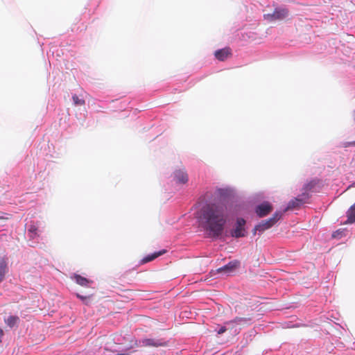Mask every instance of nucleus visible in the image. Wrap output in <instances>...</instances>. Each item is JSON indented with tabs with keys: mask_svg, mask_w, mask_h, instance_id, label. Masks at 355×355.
<instances>
[{
	"mask_svg": "<svg viewBox=\"0 0 355 355\" xmlns=\"http://www.w3.org/2000/svg\"><path fill=\"white\" fill-rule=\"evenodd\" d=\"M200 218L212 237H218L223 232L227 221L225 208L218 205H207L201 209Z\"/></svg>",
	"mask_w": 355,
	"mask_h": 355,
	"instance_id": "obj_1",
	"label": "nucleus"
},
{
	"mask_svg": "<svg viewBox=\"0 0 355 355\" xmlns=\"http://www.w3.org/2000/svg\"><path fill=\"white\" fill-rule=\"evenodd\" d=\"M282 212L277 211L273 214V216L271 218L265 220H262L260 223H259L254 227V234H255L256 231L262 232L270 228L282 218Z\"/></svg>",
	"mask_w": 355,
	"mask_h": 355,
	"instance_id": "obj_2",
	"label": "nucleus"
},
{
	"mask_svg": "<svg viewBox=\"0 0 355 355\" xmlns=\"http://www.w3.org/2000/svg\"><path fill=\"white\" fill-rule=\"evenodd\" d=\"M246 221L242 218H238L235 224V227L231 230V236L234 238L244 237L246 236V230L245 228Z\"/></svg>",
	"mask_w": 355,
	"mask_h": 355,
	"instance_id": "obj_3",
	"label": "nucleus"
},
{
	"mask_svg": "<svg viewBox=\"0 0 355 355\" xmlns=\"http://www.w3.org/2000/svg\"><path fill=\"white\" fill-rule=\"evenodd\" d=\"M288 16V10L284 8H276L271 14L264 15V19L268 21H274L276 20H282Z\"/></svg>",
	"mask_w": 355,
	"mask_h": 355,
	"instance_id": "obj_4",
	"label": "nucleus"
},
{
	"mask_svg": "<svg viewBox=\"0 0 355 355\" xmlns=\"http://www.w3.org/2000/svg\"><path fill=\"white\" fill-rule=\"evenodd\" d=\"M140 343L141 346L150 347H165L168 345V342L164 338H144L140 341Z\"/></svg>",
	"mask_w": 355,
	"mask_h": 355,
	"instance_id": "obj_5",
	"label": "nucleus"
},
{
	"mask_svg": "<svg viewBox=\"0 0 355 355\" xmlns=\"http://www.w3.org/2000/svg\"><path fill=\"white\" fill-rule=\"evenodd\" d=\"M252 322L251 317H236L232 320L225 322V324L230 327L234 328L236 326H245L250 324Z\"/></svg>",
	"mask_w": 355,
	"mask_h": 355,
	"instance_id": "obj_6",
	"label": "nucleus"
},
{
	"mask_svg": "<svg viewBox=\"0 0 355 355\" xmlns=\"http://www.w3.org/2000/svg\"><path fill=\"white\" fill-rule=\"evenodd\" d=\"M272 211V206L268 202H263L256 207L255 212L260 217H264Z\"/></svg>",
	"mask_w": 355,
	"mask_h": 355,
	"instance_id": "obj_7",
	"label": "nucleus"
},
{
	"mask_svg": "<svg viewBox=\"0 0 355 355\" xmlns=\"http://www.w3.org/2000/svg\"><path fill=\"white\" fill-rule=\"evenodd\" d=\"M240 266V261L238 260H234L229 262L225 266L219 268L217 270L218 272H224L230 274L235 271Z\"/></svg>",
	"mask_w": 355,
	"mask_h": 355,
	"instance_id": "obj_8",
	"label": "nucleus"
},
{
	"mask_svg": "<svg viewBox=\"0 0 355 355\" xmlns=\"http://www.w3.org/2000/svg\"><path fill=\"white\" fill-rule=\"evenodd\" d=\"M174 178L178 183L185 184L188 182V175L184 170L175 171Z\"/></svg>",
	"mask_w": 355,
	"mask_h": 355,
	"instance_id": "obj_9",
	"label": "nucleus"
},
{
	"mask_svg": "<svg viewBox=\"0 0 355 355\" xmlns=\"http://www.w3.org/2000/svg\"><path fill=\"white\" fill-rule=\"evenodd\" d=\"M8 272V259L6 257H2L0 259V282H1L3 280Z\"/></svg>",
	"mask_w": 355,
	"mask_h": 355,
	"instance_id": "obj_10",
	"label": "nucleus"
},
{
	"mask_svg": "<svg viewBox=\"0 0 355 355\" xmlns=\"http://www.w3.org/2000/svg\"><path fill=\"white\" fill-rule=\"evenodd\" d=\"M214 55L218 60L224 61L231 55V50L229 48L222 49L216 51Z\"/></svg>",
	"mask_w": 355,
	"mask_h": 355,
	"instance_id": "obj_11",
	"label": "nucleus"
},
{
	"mask_svg": "<svg viewBox=\"0 0 355 355\" xmlns=\"http://www.w3.org/2000/svg\"><path fill=\"white\" fill-rule=\"evenodd\" d=\"M303 205V203H301L300 200H299V198H297V197L292 199L291 201H289L286 208L284 209V211H286L288 210H290V209H298L300 208L302 205Z\"/></svg>",
	"mask_w": 355,
	"mask_h": 355,
	"instance_id": "obj_12",
	"label": "nucleus"
},
{
	"mask_svg": "<svg viewBox=\"0 0 355 355\" xmlns=\"http://www.w3.org/2000/svg\"><path fill=\"white\" fill-rule=\"evenodd\" d=\"M166 252V250H160L159 252H155L150 255H148L146 257H145L142 260H141V263H148L149 261H151L153 260H154L155 259H156L157 257L165 254Z\"/></svg>",
	"mask_w": 355,
	"mask_h": 355,
	"instance_id": "obj_13",
	"label": "nucleus"
},
{
	"mask_svg": "<svg viewBox=\"0 0 355 355\" xmlns=\"http://www.w3.org/2000/svg\"><path fill=\"white\" fill-rule=\"evenodd\" d=\"M73 279L76 282L82 286H87L89 284L92 283V280H89L85 277H83L79 275H74Z\"/></svg>",
	"mask_w": 355,
	"mask_h": 355,
	"instance_id": "obj_14",
	"label": "nucleus"
},
{
	"mask_svg": "<svg viewBox=\"0 0 355 355\" xmlns=\"http://www.w3.org/2000/svg\"><path fill=\"white\" fill-rule=\"evenodd\" d=\"M347 215V223H353L355 222V203L348 209Z\"/></svg>",
	"mask_w": 355,
	"mask_h": 355,
	"instance_id": "obj_15",
	"label": "nucleus"
},
{
	"mask_svg": "<svg viewBox=\"0 0 355 355\" xmlns=\"http://www.w3.org/2000/svg\"><path fill=\"white\" fill-rule=\"evenodd\" d=\"M28 232L29 234H31V237L34 239L35 237L37 236L38 234V227L35 223H31L28 229Z\"/></svg>",
	"mask_w": 355,
	"mask_h": 355,
	"instance_id": "obj_16",
	"label": "nucleus"
},
{
	"mask_svg": "<svg viewBox=\"0 0 355 355\" xmlns=\"http://www.w3.org/2000/svg\"><path fill=\"white\" fill-rule=\"evenodd\" d=\"M216 193L220 198H227L232 195V191L229 189H218Z\"/></svg>",
	"mask_w": 355,
	"mask_h": 355,
	"instance_id": "obj_17",
	"label": "nucleus"
},
{
	"mask_svg": "<svg viewBox=\"0 0 355 355\" xmlns=\"http://www.w3.org/2000/svg\"><path fill=\"white\" fill-rule=\"evenodd\" d=\"M19 319L17 316L10 315L6 320V323L10 327H14L18 322Z\"/></svg>",
	"mask_w": 355,
	"mask_h": 355,
	"instance_id": "obj_18",
	"label": "nucleus"
},
{
	"mask_svg": "<svg viewBox=\"0 0 355 355\" xmlns=\"http://www.w3.org/2000/svg\"><path fill=\"white\" fill-rule=\"evenodd\" d=\"M297 198H299L301 203H303V205H304L305 203L309 202V199L310 198V195L306 191H302V193L301 194H300Z\"/></svg>",
	"mask_w": 355,
	"mask_h": 355,
	"instance_id": "obj_19",
	"label": "nucleus"
},
{
	"mask_svg": "<svg viewBox=\"0 0 355 355\" xmlns=\"http://www.w3.org/2000/svg\"><path fill=\"white\" fill-rule=\"evenodd\" d=\"M316 184L317 182L315 180H312L304 186L302 191H305L309 193V192L312 191Z\"/></svg>",
	"mask_w": 355,
	"mask_h": 355,
	"instance_id": "obj_20",
	"label": "nucleus"
},
{
	"mask_svg": "<svg viewBox=\"0 0 355 355\" xmlns=\"http://www.w3.org/2000/svg\"><path fill=\"white\" fill-rule=\"evenodd\" d=\"M73 104L76 106H82L85 104V101L83 98H80L77 95L74 94L72 96Z\"/></svg>",
	"mask_w": 355,
	"mask_h": 355,
	"instance_id": "obj_21",
	"label": "nucleus"
},
{
	"mask_svg": "<svg viewBox=\"0 0 355 355\" xmlns=\"http://www.w3.org/2000/svg\"><path fill=\"white\" fill-rule=\"evenodd\" d=\"M227 329H232V327H230L229 326L226 325L225 324V326L223 327H221L218 330V334H222L223 333H225Z\"/></svg>",
	"mask_w": 355,
	"mask_h": 355,
	"instance_id": "obj_22",
	"label": "nucleus"
},
{
	"mask_svg": "<svg viewBox=\"0 0 355 355\" xmlns=\"http://www.w3.org/2000/svg\"><path fill=\"white\" fill-rule=\"evenodd\" d=\"M12 218V215L10 214H3V215L0 216V220H9Z\"/></svg>",
	"mask_w": 355,
	"mask_h": 355,
	"instance_id": "obj_23",
	"label": "nucleus"
},
{
	"mask_svg": "<svg viewBox=\"0 0 355 355\" xmlns=\"http://www.w3.org/2000/svg\"><path fill=\"white\" fill-rule=\"evenodd\" d=\"M77 297L80 298L83 301H85L88 297L85 296L80 295L79 294H77Z\"/></svg>",
	"mask_w": 355,
	"mask_h": 355,
	"instance_id": "obj_24",
	"label": "nucleus"
},
{
	"mask_svg": "<svg viewBox=\"0 0 355 355\" xmlns=\"http://www.w3.org/2000/svg\"><path fill=\"white\" fill-rule=\"evenodd\" d=\"M3 336V331L1 329H0V343L2 342Z\"/></svg>",
	"mask_w": 355,
	"mask_h": 355,
	"instance_id": "obj_25",
	"label": "nucleus"
},
{
	"mask_svg": "<svg viewBox=\"0 0 355 355\" xmlns=\"http://www.w3.org/2000/svg\"><path fill=\"white\" fill-rule=\"evenodd\" d=\"M337 235H339V232H338V231L335 232L333 234V235H332V236H333V237H336V236H337Z\"/></svg>",
	"mask_w": 355,
	"mask_h": 355,
	"instance_id": "obj_26",
	"label": "nucleus"
},
{
	"mask_svg": "<svg viewBox=\"0 0 355 355\" xmlns=\"http://www.w3.org/2000/svg\"><path fill=\"white\" fill-rule=\"evenodd\" d=\"M350 145H352V146H355V141H353V142L350 143Z\"/></svg>",
	"mask_w": 355,
	"mask_h": 355,
	"instance_id": "obj_27",
	"label": "nucleus"
}]
</instances>
